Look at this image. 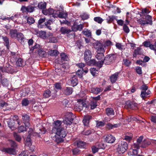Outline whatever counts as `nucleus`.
Returning <instances> with one entry per match:
<instances>
[{
  "instance_id": "nucleus-43",
  "label": "nucleus",
  "mask_w": 156,
  "mask_h": 156,
  "mask_svg": "<svg viewBox=\"0 0 156 156\" xmlns=\"http://www.w3.org/2000/svg\"><path fill=\"white\" fill-rule=\"evenodd\" d=\"M74 31H73L72 30L71 31L70 30V32H69L67 34V36L68 38H73L75 36V33Z\"/></svg>"
},
{
  "instance_id": "nucleus-64",
  "label": "nucleus",
  "mask_w": 156,
  "mask_h": 156,
  "mask_svg": "<svg viewBox=\"0 0 156 156\" xmlns=\"http://www.w3.org/2000/svg\"><path fill=\"white\" fill-rule=\"evenodd\" d=\"M91 149L93 153L94 154L98 152L99 148L98 147H97L95 146H93L91 147Z\"/></svg>"
},
{
  "instance_id": "nucleus-45",
  "label": "nucleus",
  "mask_w": 156,
  "mask_h": 156,
  "mask_svg": "<svg viewBox=\"0 0 156 156\" xmlns=\"http://www.w3.org/2000/svg\"><path fill=\"white\" fill-rule=\"evenodd\" d=\"M123 61L124 64L126 66H129L131 63V61L129 59H124Z\"/></svg>"
},
{
  "instance_id": "nucleus-29",
  "label": "nucleus",
  "mask_w": 156,
  "mask_h": 156,
  "mask_svg": "<svg viewBox=\"0 0 156 156\" xmlns=\"http://www.w3.org/2000/svg\"><path fill=\"white\" fill-rule=\"evenodd\" d=\"M143 44L145 47H149L151 50H152V49H154V46L153 45V44H151L150 41H146L144 42L143 43Z\"/></svg>"
},
{
  "instance_id": "nucleus-50",
  "label": "nucleus",
  "mask_w": 156,
  "mask_h": 156,
  "mask_svg": "<svg viewBox=\"0 0 156 156\" xmlns=\"http://www.w3.org/2000/svg\"><path fill=\"white\" fill-rule=\"evenodd\" d=\"M26 127L23 126H21L19 127L18 131L19 132L21 133L27 131Z\"/></svg>"
},
{
  "instance_id": "nucleus-61",
  "label": "nucleus",
  "mask_w": 156,
  "mask_h": 156,
  "mask_svg": "<svg viewBox=\"0 0 156 156\" xmlns=\"http://www.w3.org/2000/svg\"><path fill=\"white\" fill-rule=\"evenodd\" d=\"M40 48V45L38 44H36L33 47H32L31 48H30V50L33 52L34 50L36 48Z\"/></svg>"
},
{
  "instance_id": "nucleus-58",
  "label": "nucleus",
  "mask_w": 156,
  "mask_h": 156,
  "mask_svg": "<svg viewBox=\"0 0 156 156\" xmlns=\"http://www.w3.org/2000/svg\"><path fill=\"white\" fill-rule=\"evenodd\" d=\"M29 91L30 90L29 88L27 87L25 88L23 90V93L24 94H23L24 96L27 95L29 93Z\"/></svg>"
},
{
  "instance_id": "nucleus-13",
  "label": "nucleus",
  "mask_w": 156,
  "mask_h": 156,
  "mask_svg": "<svg viewBox=\"0 0 156 156\" xmlns=\"http://www.w3.org/2000/svg\"><path fill=\"white\" fill-rule=\"evenodd\" d=\"M126 104L128 108L136 110L138 108V104L134 101H128Z\"/></svg>"
},
{
  "instance_id": "nucleus-15",
  "label": "nucleus",
  "mask_w": 156,
  "mask_h": 156,
  "mask_svg": "<svg viewBox=\"0 0 156 156\" xmlns=\"http://www.w3.org/2000/svg\"><path fill=\"white\" fill-rule=\"evenodd\" d=\"M55 72L58 75L61 76H65L66 73V71L64 70L63 68L61 69L60 67L56 68Z\"/></svg>"
},
{
  "instance_id": "nucleus-21",
  "label": "nucleus",
  "mask_w": 156,
  "mask_h": 156,
  "mask_svg": "<svg viewBox=\"0 0 156 156\" xmlns=\"http://www.w3.org/2000/svg\"><path fill=\"white\" fill-rule=\"evenodd\" d=\"M8 125L9 127L12 130H14L16 129L15 126V122L12 119H10L9 120L8 122Z\"/></svg>"
},
{
  "instance_id": "nucleus-18",
  "label": "nucleus",
  "mask_w": 156,
  "mask_h": 156,
  "mask_svg": "<svg viewBox=\"0 0 156 156\" xmlns=\"http://www.w3.org/2000/svg\"><path fill=\"white\" fill-rule=\"evenodd\" d=\"M151 144L150 140L145 139L142 142L140 147L142 148H146Z\"/></svg>"
},
{
  "instance_id": "nucleus-27",
  "label": "nucleus",
  "mask_w": 156,
  "mask_h": 156,
  "mask_svg": "<svg viewBox=\"0 0 156 156\" xmlns=\"http://www.w3.org/2000/svg\"><path fill=\"white\" fill-rule=\"evenodd\" d=\"M18 32L16 29L11 30L10 31V34L11 37L12 38H16Z\"/></svg>"
},
{
  "instance_id": "nucleus-36",
  "label": "nucleus",
  "mask_w": 156,
  "mask_h": 156,
  "mask_svg": "<svg viewBox=\"0 0 156 156\" xmlns=\"http://www.w3.org/2000/svg\"><path fill=\"white\" fill-rule=\"evenodd\" d=\"M117 16H109L106 19L107 22L108 23H112L114 20H116Z\"/></svg>"
},
{
  "instance_id": "nucleus-3",
  "label": "nucleus",
  "mask_w": 156,
  "mask_h": 156,
  "mask_svg": "<svg viewBox=\"0 0 156 156\" xmlns=\"http://www.w3.org/2000/svg\"><path fill=\"white\" fill-rule=\"evenodd\" d=\"M35 7L31 5L27 6L23 5L22 6L21 11L23 13H26L27 14L28 13H32L35 10Z\"/></svg>"
},
{
  "instance_id": "nucleus-20",
  "label": "nucleus",
  "mask_w": 156,
  "mask_h": 156,
  "mask_svg": "<svg viewBox=\"0 0 156 156\" xmlns=\"http://www.w3.org/2000/svg\"><path fill=\"white\" fill-rule=\"evenodd\" d=\"M119 73H115L110 77V80L112 83H115L117 80Z\"/></svg>"
},
{
  "instance_id": "nucleus-51",
  "label": "nucleus",
  "mask_w": 156,
  "mask_h": 156,
  "mask_svg": "<svg viewBox=\"0 0 156 156\" xmlns=\"http://www.w3.org/2000/svg\"><path fill=\"white\" fill-rule=\"evenodd\" d=\"M90 71L91 74L93 76H96V72L98 71V70L96 68H91L90 69Z\"/></svg>"
},
{
  "instance_id": "nucleus-8",
  "label": "nucleus",
  "mask_w": 156,
  "mask_h": 156,
  "mask_svg": "<svg viewBox=\"0 0 156 156\" xmlns=\"http://www.w3.org/2000/svg\"><path fill=\"white\" fill-rule=\"evenodd\" d=\"M115 57L114 55H108L105 57L104 59V63L106 65L110 64L115 59Z\"/></svg>"
},
{
  "instance_id": "nucleus-49",
  "label": "nucleus",
  "mask_w": 156,
  "mask_h": 156,
  "mask_svg": "<svg viewBox=\"0 0 156 156\" xmlns=\"http://www.w3.org/2000/svg\"><path fill=\"white\" fill-rule=\"evenodd\" d=\"M148 86L144 83L140 87V89L141 90V91H143L148 90Z\"/></svg>"
},
{
  "instance_id": "nucleus-32",
  "label": "nucleus",
  "mask_w": 156,
  "mask_h": 156,
  "mask_svg": "<svg viewBox=\"0 0 156 156\" xmlns=\"http://www.w3.org/2000/svg\"><path fill=\"white\" fill-rule=\"evenodd\" d=\"M106 112L108 116L112 115H114V112L112 108H107L106 109Z\"/></svg>"
},
{
  "instance_id": "nucleus-63",
  "label": "nucleus",
  "mask_w": 156,
  "mask_h": 156,
  "mask_svg": "<svg viewBox=\"0 0 156 156\" xmlns=\"http://www.w3.org/2000/svg\"><path fill=\"white\" fill-rule=\"evenodd\" d=\"M26 143V144H27L28 145L31 144V140L30 138V136L28 135L27 137Z\"/></svg>"
},
{
  "instance_id": "nucleus-41",
  "label": "nucleus",
  "mask_w": 156,
  "mask_h": 156,
  "mask_svg": "<svg viewBox=\"0 0 156 156\" xmlns=\"http://www.w3.org/2000/svg\"><path fill=\"white\" fill-rule=\"evenodd\" d=\"M10 145L11 147L13 149H15L16 150L17 148L18 144L15 141H14L11 140L10 142Z\"/></svg>"
},
{
  "instance_id": "nucleus-2",
  "label": "nucleus",
  "mask_w": 156,
  "mask_h": 156,
  "mask_svg": "<svg viewBox=\"0 0 156 156\" xmlns=\"http://www.w3.org/2000/svg\"><path fill=\"white\" fill-rule=\"evenodd\" d=\"M127 147L128 145L126 142L121 141L119 144L117 151L119 154H123L127 149Z\"/></svg>"
},
{
  "instance_id": "nucleus-57",
  "label": "nucleus",
  "mask_w": 156,
  "mask_h": 156,
  "mask_svg": "<svg viewBox=\"0 0 156 156\" xmlns=\"http://www.w3.org/2000/svg\"><path fill=\"white\" fill-rule=\"evenodd\" d=\"M88 64L89 65H94L95 66L96 61L94 59H92L88 61Z\"/></svg>"
},
{
  "instance_id": "nucleus-19",
  "label": "nucleus",
  "mask_w": 156,
  "mask_h": 156,
  "mask_svg": "<svg viewBox=\"0 0 156 156\" xmlns=\"http://www.w3.org/2000/svg\"><path fill=\"white\" fill-rule=\"evenodd\" d=\"M145 16V18H143V19H145L146 20V24L152 25V17L149 15H144V17Z\"/></svg>"
},
{
  "instance_id": "nucleus-4",
  "label": "nucleus",
  "mask_w": 156,
  "mask_h": 156,
  "mask_svg": "<svg viewBox=\"0 0 156 156\" xmlns=\"http://www.w3.org/2000/svg\"><path fill=\"white\" fill-rule=\"evenodd\" d=\"M94 48L97 50V52H105L104 45L98 41H96L93 43Z\"/></svg>"
},
{
  "instance_id": "nucleus-55",
  "label": "nucleus",
  "mask_w": 156,
  "mask_h": 156,
  "mask_svg": "<svg viewBox=\"0 0 156 156\" xmlns=\"http://www.w3.org/2000/svg\"><path fill=\"white\" fill-rule=\"evenodd\" d=\"M83 34H84L87 37L91 38V33L90 30H87L83 32Z\"/></svg>"
},
{
  "instance_id": "nucleus-39",
  "label": "nucleus",
  "mask_w": 156,
  "mask_h": 156,
  "mask_svg": "<svg viewBox=\"0 0 156 156\" xmlns=\"http://www.w3.org/2000/svg\"><path fill=\"white\" fill-rule=\"evenodd\" d=\"M29 101L27 98L23 99L21 102V104L23 106H27L29 104Z\"/></svg>"
},
{
  "instance_id": "nucleus-28",
  "label": "nucleus",
  "mask_w": 156,
  "mask_h": 156,
  "mask_svg": "<svg viewBox=\"0 0 156 156\" xmlns=\"http://www.w3.org/2000/svg\"><path fill=\"white\" fill-rule=\"evenodd\" d=\"M37 52L39 56L42 57H44L47 55L46 51L42 48L38 49Z\"/></svg>"
},
{
  "instance_id": "nucleus-44",
  "label": "nucleus",
  "mask_w": 156,
  "mask_h": 156,
  "mask_svg": "<svg viewBox=\"0 0 156 156\" xmlns=\"http://www.w3.org/2000/svg\"><path fill=\"white\" fill-rule=\"evenodd\" d=\"M46 3L45 2L44 3L41 2L38 4V6L40 9L43 10L46 8Z\"/></svg>"
},
{
  "instance_id": "nucleus-9",
  "label": "nucleus",
  "mask_w": 156,
  "mask_h": 156,
  "mask_svg": "<svg viewBox=\"0 0 156 156\" xmlns=\"http://www.w3.org/2000/svg\"><path fill=\"white\" fill-rule=\"evenodd\" d=\"M69 116L63 121L64 123L66 124L67 125H70L72 124L74 117V115L72 113H69Z\"/></svg>"
},
{
  "instance_id": "nucleus-16",
  "label": "nucleus",
  "mask_w": 156,
  "mask_h": 156,
  "mask_svg": "<svg viewBox=\"0 0 156 156\" xmlns=\"http://www.w3.org/2000/svg\"><path fill=\"white\" fill-rule=\"evenodd\" d=\"M115 137L111 134L107 135L105 138V141L109 143H113L115 141Z\"/></svg>"
},
{
  "instance_id": "nucleus-1",
  "label": "nucleus",
  "mask_w": 156,
  "mask_h": 156,
  "mask_svg": "<svg viewBox=\"0 0 156 156\" xmlns=\"http://www.w3.org/2000/svg\"><path fill=\"white\" fill-rule=\"evenodd\" d=\"M52 133L55 134V141L58 143L63 142V138L66 135V132L63 127L57 129L55 132H52Z\"/></svg>"
},
{
  "instance_id": "nucleus-31",
  "label": "nucleus",
  "mask_w": 156,
  "mask_h": 156,
  "mask_svg": "<svg viewBox=\"0 0 156 156\" xmlns=\"http://www.w3.org/2000/svg\"><path fill=\"white\" fill-rule=\"evenodd\" d=\"M61 60L62 62L64 61H68L69 59L67 55L64 53H62L60 54Z\"/></svg>"
},
{
  "instance_id": "nucleus-53",
  "label": "nucleus",
  "mask_w": 156,
  "mask_h": 156,
  "mask_svg": "<svg viewBox=\"0 0 156 156\" xmlns=\"http://www.w3.org/2000/svg\"><path fill=\"white\" fill-rule=\"evenodd\" d=\"M94 20L98 23H102L103 20L102 18L99 17H96L94 18Z\"/></svg>"
},
{
  "instance_id": "nucleus-60",
  "label": "nucleus",
  "mask_w": 156,
  "mask_h": 156,
  "mask_svg": "<svg viewBox=\"0 0 156 156\" xmlns=\"http://www.w3.org/2000/svg\"><path fill=\"white\" fill-rule=\"evenodd\" d=\"M136 72L139 75L142 74V71L141 68L140 67L137 66L136 69Z\"/></svg>"
},
{
  "instance_id": "nucleus-26",
  "label": "nucleus",
  "mask_w": 156,
  "mask_h": 156,
  "mask_svg": "<svg viewBox=\"0 0 156 156\" xmlns=\"http://www.w3.org/2000/svg\"><path fill=\"white\" fill-rule=\"evenodd\" d=\"M105 52H97V54L96 55V58L98 60H103L105 57L104 53Z\"/></svg>"
},
{
  "instance_id": "nucleus-14",
  "label": "nucleus",
  "mask_w": 156,
  "mask_h": 156,
  "mask_svg": "<svg viewBox=\"0 0 156 156\" xmlns=\"http://www.w3.org/2000/svg\"><path fill=\"white\" fill-rule=\"evenodd\" d=\"M3 151L5 153L10 155H14L16 154V150L11 147L4 148Z\"/></svg>"
},
{
  "instance_id": "nucleus-23",
  "label": "nucleus",
  "mask_w": 156,
  "mask_h": 156,
  "mask_svg": "<svg viewBox=\"0 0 156 156\" xmlns=\"http://www.w3.org/2000/svg\"><path fill=\"white\" fill-rule=\"evenodd\" d=\"M141 50V48L140 47H137L134 50L133 54V57H136L137 55H142L143 53Z\"/></svg>"
},
{
  "instance_id": "nucleus-52",
  "label": "nucleus",
  "mask_w": 156,
  "mask_h": 156,
  "mask_svg": "<svg viewBox=\"0 0 156 156\" xmlns=\"http://www.w3.org/2000/svg\"><path fill=\"white\" fill-rule=\"evenodd\" d=\"M14 136L16 140L17 141L20 142L21 140V136L17 133H14Z\"/></svg>"
},
{
  "instance_id": "nucleus-42",
  "label": "nucleus",
  "mask_w": 156,
  "mask_h": 156,
  "mask_svg": "<svg viewBox=\"0 0 156 156\" xmlns=\"http://www.w3.org/2000/svg\"><path fill=\"white\" fill-rule=\"evenodd\" d=\"M35 21L34 18L29 16L27 18V23L30 25L34 23Z\"/></svg>"
},
{
  "instance_id": "nucleus-10",
  "label": "nucleus",
  "mask_w": 156,
  "mask_h": 156,
  "mask_svg": "<svg viewBox=\"0 0 156 156\" xmlns=\"http://www.w3.org/2000/svg\"><path fill=\"white\" fill-rule=\"evenodd\" d=\"M92 57L91 51L89 49H86L84 53V59L87 62L91 59Z\"/></svg>"
},
{
  "instance_id": "nucleus-7",
  "label": "nucleus",
  "mask_w": 156,
  "mask_h": 156,
  "mask_svg": "<svg viewBox=\"0 0 156 156\" xmlns=\"http://www.w3.org/2000/svg\"><path fill=\"white\" fill-rule=\"evenodd\" d=\"M62 122L61 121L57 120L54 121L52 123L53 127L51 132H55L57 129L62 127L61 126Z\"/></svg>"
},
{
  "instance_id": "nucleus-5",
  "label": "nucleus",
  "mask_w": 156,
  "mask_h": 156,
  "mask_svg": "<svg viewBox=\"0 0 156 156\" xmlns=\"http://www.w3.org/2000/svg\"><path fill=\"white\" fill-rule=\"evenodd\" d=\"M68 82L70 85L73 87L76 86L78 83L77 76L76 75H71L70 78L68 80Z\"/></svg>"
},
{
  "instance_id": "nucleus-46",
  "label": "nucleus",
  "mask_w": 156,
  "mask_h": 156,
  "mask_svg": "<svg viewBox=\"0 0 156 156\" xmlns=\"http://www.w3.org/2000/svg\"><path fill=\"white\" fill-rule=\"evenodd\" d=\"M85 143L82 141H78L77 143V146L80 148H84Z\"/></svg>"
},
{
  "instance_id": "nucleus-56",
  "label": "nucleus",
  "mask_w": 156,
  "mask_h": 156,
  "mask_svg": "<svg viewBox=\"0 0 156 156\" xmlns=\"http://www.w3.org/2000/svg\"><path fill=\"white\" fill-rule=\"evenodd\" d=\"M91 133V131L90 130H84L82 132L81 134L83 135L87 136L90 134Z\"/></svg>"
},
{
  "instance_id": "nucleus-34",
  "label": "nucleus",
  "mask_w": 156,
  "mask_h": 156,
  "mask_svg": "<svg viewBox=\"0 0 156 156\" xmlns=\"http://www.w3.org/2000/svg\"><path fill=\"white\" fill-rule=\"evenodd\" d=\"M101 91L100 88L98 87H93L91 90V92L93 93L98 94Z\"/></svg>"
},
{
  "instance_id": "nucleus-22",
  "label": "nucleus",
  "mask_w": 156,
  "mask_h": 156,
  "mask_svg": "<svg viewBox=\"0 0 156 156\" xmlns=\"http://www.w3.org/2000/svg\"><path fill=\"white\" fill-rule=\"evenodd\" d=\"M2 76L1 74H0V81L1 83L4 87H7L9 85V82L6 78H4L2 80Z\"/></svg>"
},
{
  "instance_id": "nucleus-59",
  "label": "nucleus",
  "mask_w": 156,
  "mask_h": 156,
  "mask_svg": "<svg viewBox=\"0 0 156 156\" xmlns=\"http://www.w3.org/2000/svg\"><path fill=\"white\" fill-rule=\"evenodd\" d=\"M112 45V43L110 41L108 40L105 42L104 46L105 48L106 46H108Z\"/></svg>"
},
{
  "instance_id": "nucleus-30",
  "label": "nucleus",
  "mask_w": 156,
  "mask_h": 156,
  "mask_svg": "<svg viewBox=\"0 0 156 156\" xmlns=\"http://www.w3.org/2000/svg\"><path fill=\"white\" fill-rule=\"evenodd\" d=\"M45 18H41L39 20L37 24V26L38 28H41L43 27L44 26L42 25L41 24L45 22Z\"/></svg>"
},
{
  "instance_id": "nucleus-11",
  "label": "nucleus",
  "mask_w": 156,
  "mask_h": 156,
  "mask_svg": "<svg viewBox=\"0 0 156 156\" xmlns=\"http://www.w3.org/2000/svg\"><path fill=\"white\" fill-rule=\"evenodd\" d=\"M151 94V91L148 90L147 91H141L140 96L143 100H145L146 98L150 97Z\"/></svg>"
},
{
  "instance_id": "nucleus-37",
  "label": "nucleus",
  "mask_w": 156,
  "mask_h": 156,
  "mask_svg": "<svg viewBox=\"0 0 156 156\" xmlns=\"http://www.w3.org/2000/svg\"><path fill=\"white\" fill-rule=\"evenodd\" d=\"M60 31L63 34H67L69 32H70V29H68L66 27H62L60 29Z\"/></svg>"
},
{
  "instance_id": "nucleus-12",
  "label": "nucleus",
  "mask_w": 156,
  "mask_h": 156,
  "mask_svg": "<svg viewBox=\"0 0 156 156\" xmlns=\"http://www.w3.org/2000/svg\"><path fill=\"white\" fill-rule=\"evenodd\" d=\"M92 118V117L90 115H87L84 116L83 122L84 126H89L90 120Z\"/></svg>"
},
{
  "instance_id": "nucleus-48",
  "label": "nucleus",
  "mask_w": 156,
  "mask_h": 156,
  "mask_svg": "<svg viewBox=\"0 0 156 156\" xmlns=\"http://www.w3.org/2000/svg\"><path fill=\"white\" fill-rule=\"evenodd\" d=\"M58 52L56 50H51L49 51V54L51 56H55L58 54Z\"/></svg>"
},
{
  "instance_id": "nucleus-6",
  "label": "nucleus",
  "mask_w": 156,
  "mask_h": 156,
  "mask_svg": "<svg viewBox=\"0 0 156 156\" xmlns=\"http://www.w3.org/2000/svg\"><path fill=\"white\" fill-rule=\"evenodd\" d=\"M22 119L23 122L26 127L29 128L30 126V115L27 114H23L22 115Z\"/></svg>"
},
{
  "instance_id": "nucleus-40",
  "label": "nucleus",
  "mask_w": 156,
  "mask_h": 156,
  "mask_svg": "<svg viewBox=\"0 0 156 156\" xmlns=\"http://www.w3.org/2000/svg\"><path fill=\"white\" fill-rule=\"evenodd\" d=\"M51 95V92L49 90H47L44 91L43 94V96L45 98H47L50 97Z\"/></svg>"
},
{
  "instance_id": "nucleus-17",
  "label": "nucleus",
  "mask_w": 156,
  "mask_h": 156,
  "mask_svg": "<svg viewBox=\"0 0 156 156\" xmlns=\"http://www.w3.org/2000/svg\"><path fill=\"white\" fill-rule=\"evenodd\" d=\"M84 26L83 24H80V25H76L74 23L71 29L73 31H77L78 30L81 31Z\"/></svg>"
},
{
  "instance_id": "nucleus-24",
  "label": "nucleus",
  "mask_w": 156,
  "mask_h": 156,
  "mask_svg": "<svg viewBox=\"0 0 156 156\" xmlns=\"http://www.w3.org/2000/svg\"><path fill=\"white\" fill-rule=\"evenodd\" d=\"M16 65L18 67H23L25 65L23 60L21 58H18L16 63Z\"/></svg>"
},
{
  "instance_id": "nucleus-54",
  "label": "nucleus",
  "mask_w": 156,
  "mask_h": 156,
  "mask_svg": "<svg viewBox=\"0 0 156 156\" xmlns=\"http://www.w3.org/2000/svg\"><path fill=\"white\" fill-rule=\"evenodd\" d=\"M104 63V62L103 60H101L98 62L96 61L95 66L99 67V68H100L102 67V65Z\"/></svg>"
},
{
  "instance_id": "nucleus-38",
  "label": "nucleus",
  "mask_w": 156,
  "mask_h": 156,
  "mask_svg": "<svg viewBox=\"0 0 156 156\" xmlns=\"http://www.w3.org/2000/svg\"><path fill=\"white\" fill-rule=\"evenodd\" d=\"M90 108L91 109H93L96 108L98 106L97 102L95 101H92L90 103Z\"/></svg>"
},
{
  "instance_id": "nucleus-35",
  "label": "nucleus",
  "mask_w": 156,
  "mask_h": 156,
  "mask_svg": "<svg viewBox=\"0 0 156 156\" xmlns=\"http://www.w3.org/2000/svg\"><path fill=\"white\" fill-rule=\"evenodd\" d=\"M67 16V13L63 12H59L58 14V17L60 18L66 19Z\"/></svg>"
},
{
  "instance_id": "nucleus-47",
  "label": "nucleus",
  "mask_w": 156,
  "mask_h": 156,
  "mask_svg": "<svg viewBox=\"0 0 156 156\" xmlns=\"http://www.w3.org/2000/svg\"><path fill=\"white\" fill-rule=\"evenodd\" d=\"M83 69L78 70L76 72V74L75 75H77L80 78H81L83 76Z\"/></svg>"
},
{
  "instance_id": "nucleus-62",
  "label": "nucleus",
  "mask_w": 156,
  "mask_h": 156,
  "mask_svg": "<svg viewBox=\"0 0 156 156\" xmlns=\"http://www.w3.org/2000/svg\"><path fill=\"white\" fill-rule=\"evenodd\" d=\"M82 40H78L76 41L75 44L78 46V48H80V47L82 46Z\"/></svg>"
},
{
  "instance_id": "nucleus-25",
  "label": "nucleus",
  "mask_w": 156,
  "mask_h": 156,
  "mask_svg": "<svg viewBox=\"0 0 156 156\" xmlns=\"http://www.w3.org/2000/svg\"><path fill=\"white\" fill-rule=\"evenodd\" d=\"M73 92L72 88L70 87H66L64 90V93L66 95L71 94Z\"/></svg>"
},
{
  "instance_id": "nucleus-33",
  "label": "nucleus",
  "mask_w": 156,
  "mask_h": 156,
  "mask_svg": "<svg viewBox=\"0 0 156 156\" xmlns=\"http://www.w3.org/2000/svg\"><path fill=\"white\" fill-rule=\"evenodd\" d=\"M37 34L40 38H46V32L44 31L41 30L37 32Z\"/></svg>"
}]
</instances>
